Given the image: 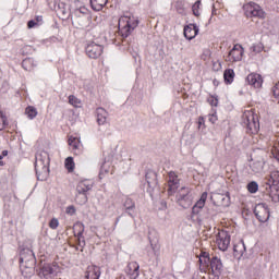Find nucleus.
Segmentation results:
<instances>
[{
	"mask_svg": "<svg viewBox=\"0 0 279 279\" xmlns=\"http://www.w3.org/2000/svg\"><path fill=\"white\" fill-rule=\"evenodd\" d=\"M51 159L49 158V153L41 150L35 156V171L37 180L45 182L49 178V165Z\"/></svg>",
	"mask_w": 279,
	"mask_h": 279,
	"instance_id": "f257e3e1",
	"label": "nucleus"
},
{
	"mask_svg": "<svg viewBox=\"0 0 279 279\" xmlns=\"http://www.w3.org/2000/svg\"><path fill=\"white\" fill-rule=\"evenodd\" d=\"M119 32L122 38H128L138 27V17L134 15H123L119 19Z\"/></svg>",
	"mask_w": 279,
	"mask_h": 279,
	"instance_id": "f03ea898",
	"label": "nucleus"
},
{
	"mask_svg": "<svg viewBox=\"0 0 279 279\" xmlns=\"http://www.w3.org/2000/svg\"><path fill=\"white\" fill-rule=\"evenodd\" d=\"M243 126L246 128L248 134H258L260 123H258V116L252 111H246L243 114Z\"/></svg>",
	"mask_w": 279,
	"mask_h": 279,
	"instance_id": "7ed1b4c3",
	"label": "nucleus"
},
{
	"mask_svg": "<svg viewBox=\"0 0 279 279\" xmlns=\"http://www.w3.org/2000/svg\"><path fill=\"white\" fill-rule=\"evenodd\" d=\"M174 202L181 206V208H191V206H193L191 189L186 186L181 187L175 194Z\"/></svg>",
	"mask_w": 279,
	"mask_h": 279,
	"instance_id": "20e7f679",
	"label": "nucleus"
},
{
	"mask_svg": "<svg viewBox=\"0 0 279 279\" xmlns=\"http://www.w3.org/2000/svg\"><path fill=\"white\" fill-rule=\"evenodd\" d=\"M90 189H93V182H90L89 180L78 182L76 186V202L78 204L84 205L86 204V202H88V196L86 195V193H88Z\"/></svg>",
	"mask_w": 279,
	"mask_h": 279,
	"instance_id": "39448f33",
	"label": "nucleus"
},
{
	"mask_svg": "<svg viewBox=\"0 0 279 279\" xmlns=\"http://www.w3.org/2000/svg\"><path fill=\"white\" fill-rule=\"evenodd\" d=\"M245 14L248 19H265L266 13L255 2H250L245 5Z\"/></svg>",
	"mask_w": 279,
	"mask_h": 279,
	"instance_id": "423d86ee",
	"label": "nucleus"
},
{
	"mask_svg": "<svg viewBox=\"0 0 279 279\" xmlns=\"http://www.w3.org/2000/svg\"><path fill=\"white\" fill-rule=\"evenodd\" d=\"M168 184V195L169 197H173L175 193H178V189H180V178L173 171L168 173L167 177Z\"/></svg>",
	"mask_w": 279,
	"mask_h": 279,
	"instance_id": "0eeeda50",
	"label": "nucleus"
},
{
	"mask_svg": "<svg viewBox=\"0 0 279 279\" xmlns=\"http://www.w3.org/2000/svg\"><path fill=\"white\" fill-rule=\"evenodd\" d=\"M254 215L260 223H266L269 221V207L265 203H259L254 208Z\"/></svg>",
	"mask_w": 279,
	"mask_h": 279,
	"instance_id": "6e6552de",
	"label": "nucleus"
},
{
	"mask_svg": "<svg viewBox=\"0 0 279 279\" xmlns=\"http://www.w3.org/2000/svg\"><path fill=\"white\" fill-rule=\"evenodd\" d=\"M243 53H245L243 46L236 44L229 51L226 60L227 62H241V60H243Z\"/></svg>",
	"mask_w": 279,
	"mask_h": 279,
	"instance_id": "1a4fd4ad",
	"label": "nucleus"
},
{
	"mask_svg": "<svg viewBox=\"0 0 279 279\" xmlns=\"http://www.w3.org/2000/svg\"><path fill=\"white\" fill-rule=\"evenodd\" d=\"M85 52L88 56V58H92L93 60H97V58H99L104 53V46L92 41L87 44L85 48Z\"/></svg>",
	"mask_w": 279,
	"mask_h": 279,
	"instance_id": "9d476101",
	"label": "nucleus"
},
{
	"mask_svg": "<svg viewBox=\"0 0 279 279\" xmlns=\"http://www.w3.org/2000/svg\"><path fill=\"white\" fill-rule=\"evenodd\" d=\"M216 243L218 245V250L221 252L228 251V247H230V234L226 231H221L218 233Z\"/></svg>",
	"mask_w": 279,
	"mask_h": 279,
	"instance_id": "9b49d317",
	"label": "nucleus"
},
{
	"mask_svg": "<svg viewBox=\"0 0 279 279\" xmlns=\"http://www.w3.org/2000/svg\"><path fill=\"white\" fill-rule=\"evenodd\" d=\"M84 230H85L84 223L76 222L74 225V236L77 238L80 247L86 246V240L84 239Z\"/></svg>",
	"mask_w": 279,
	"mask_h": 279,
	"instance_id": "f8f14e48",
	"label": "nucleus"
},
{
	"mask_svg": "<svg viewBox=\"0 0 279 279\" xmlns=\"http://www.w3.org/2000/svg\"><path fill=\"white\" fill-rule=\"evenodd\" d=\"M246 82L253 88H260L263 86V76L257 73H251L246 76Z\"/></svg>",
	"mask_w": 279,
	"mask_h": 279,
	"instance_id": "ddd939ff",
	"label": "nucleus"
},
{
	"mask_svg": "<svg viewBox=\"0 0 279 279\" xmlns=\"http://www.w3.org/2000/svg\"><path fill=\"white\" fill-rule=\"evenodd\" d=\"M208 265L215 276H219V274H221V269H223V264L221 263V259H219V257L217 256H214L209 260Z\"/></svg>",
	"mask_w": 279,
	"mask_h": 279,
	"instance_id": "4468645a",
	"label": "nucleus"
},
{
	"mask_svg": "<svg viewBox=\"0 0 279 279\" xmlns=\"http://www.w3.org/2000/svg\"><path fill=\"white\" fill-rule=\"evenodd\" d=\"M68 143L75 156H80V154H82V142L80 138L70 136Z\"/></svg>",
	"mask_w": 279,
	"mask_h": 279,
	"instance_id": "2eb2a0df",
	"label": "nucleus"
},
{
	"mask_svg": "<svg viewBox=\"0 0 279 279\" xmlns=\"http://www.w3.org/2000/svg\"><path fill=\"white\" fill-rule=\"evenodd\" d=\"M208 199V192H204L201 195V198L195 203V205L192 208L193 215H199V211L204 206H206V201Z\"/></svg>",
	"mask_w": 279,
	"mask_h": 279,
	"instance_id": "dca6fc26",
	"label": "nucleus"
},
{
	"mask_svg": "<svg viewBox=\"0 0 279 279\" xmlns=\"http://www.w3.org/2000/svg\"><path fill=\"white\" fill-rule=\"evenodd\" d=\"M199 34V28L195 24H190L184 27V36L187 40H193Z\"/></svg>",
	"mask_w": 279,
	"mask_h": 279,
	"instance_id": "f3484780",
	"label": "nucleus"
},
{
	"mask_svg": "<svg viewBox=\"0 0 279 279\" xmlns=\"http://www.w3.org/2000/svg\"><path fill=\"white\" fill-rule=\"evenodd\" d=\"M101 277V270L97 266H88L85 272V279H99Z\"/></svg>",
	"mask_w": 279,
	"mask_h": 279,
	"instance_id": "a211bd4d",
	"label": "nucleus"
},
{
	"mask_svg": "<svg viewBox=\"0 0 279 279\" xmlns=\"http://www.w3.org/2000/svg\"><path fill=\"white\" fill-rule=\"evenodd\" d=\"M138 269H141V266L136 262H132L128 265L126 274H129L130 279H136L140 276Z\"/></svg>",
	"mask_w": 279,
	"mask_h": 279,
	"instance_id": "6ab92c4d",
	"label": "nucleus"
},
{
	"mask_svg": "<svg viewBox=\"0 0 279 279\" xmlns=\"http://www.w3.org/2000/svg\"><path fill=\"white\" fill-rule=\"evenodd\" d=\"M157 178H158V175L154 171H148L146 173V182H147L148 189H150L151 191H154V189L156 186H158V179Z\"/></svg>",
	"mask_w": 279,
	"mask_h": 279,
	"instance_id": "aec40b11",
	"label": "nucleus"
},
{
	"mask_svg": "<svg viewBox=\"0 0 279 279\" xmlns=\"http://www.w3.org/2000/svg\"><path fill=\"white\" fill-rule=\"evenodd\" d=\"M97 123L98 125H106L108 123V111L104 108H98L96 110Z\"/></svg>",
	"mask_w": 279,
	"mask_h": 279,
	"instance_id": "412c9836",
	"label": "nucleus"
},
{
	"mask_svg": "<svg viewBox=\"0 0 279 279\" xmlns=\"http://www.w3.org/2000/svg\"><path fill=\"white\" fill-rule=\"evenodd\" d=\"M20 263L22 267H26V269H34V267H36V258L34 257V254H31L28 259L21 257Z\"/></svg>",
	"mask_w": 279,
	"mask_h": 279,
	"instance_id": "4be33fe9",
	"label": "nucleus"
},
{
	"mask_svg": "<svg viewBox=\"0 0 279 279\" xmlns=\"http://www.w3.org/2000/svg\"><path fill=\"white\" fill-rule=\"evenodd\" d=\"M199 263H201V271H206V269H208L209 267V263H210V254H208L207 252H203L199 256Z\"/></svg>",
	"mask_w": 279,
	"mask_h": 279,
	"instance_id": "5701e85b",
	"label": "nucleus"
},
{
	"mask_svg": "<svg viewBox=\"0 0 279 279\" xmlns=\"http://www.w3.org/2000/svg\"><path fill=\"white\" fill-rule=\"evenodd\" d=\"M128 215L130 217H132V219H134V214L132 213V210H134V208H136V203H134V201H132V198H126L124 201V204H123Z\"/></svg>",
	"mask_w": 279,
	"mask_h": 279,
	"instance_id": "b1692460",
	"label": "nucleus"
},
{
	"mask_svg": "<svg viewBox=\"0 0 279 279\" xmlns=\"http://www.w3.org/2000/svg\"><path fill=\"white\" fill-rule=\"evenodd\" d=\"M36 66V61L34 58H26L22 61V69L24 71H34V68Z\"/></svg>",
	"mask_w": 279,
	"mask_h": 279,
	"instance_id": "393cba45",
	"label": "nucleus"
},
{
	"mask_svg": "<svg viewBox=\"0 0 279 279\" xmlns=\"http://www.w3.org/2000/svg\"><path fill=\"white\" fill-rule=\"evenodd\" d=\"M233 254L234 256H243V254H245V242L239 241L236 244H234Z\"/></svg>",
	"mask_w": 279,
	"mask_h": 279,
	"instance_id": "a878e982",
	"label": "nucleus"
},
{
	"mask_svg": "<svg viewBox=\"0 0 279 279\" xmlns=\"http://www.w3.org/2000/svg\"><path fill=\"white\" fill-rule=\"evenodd\" d=\"M108 3V0H90V5L96 12L104 10V7Z\"/></svg>",
	"mask_w": 279,
	"mask_h": 279,
	"instance_id": "bb28decb",
	"label": "nucleus"
},
{
	"mask_svg": "<svg viewBox=\"0 0 279 279\" xmlns=\"http://www.w3.org/2000/svg\"><path fill=\"white\" fill-rule=\"evenodd\" d=\"M252 167V171H254V173H260V171H263V169H265V159H259L255 162H253Z\"/></svg>",
	"mask_w": 279,
	"mask_h": 279,
	"instance_id": "cd10ccee",
	"label": "nucleus"
},
{
	"mask_svg": "<svg viewBox=\"0 0 279 279\" xmlns=\"http://www.w3.org/2000/svg\"><path fill=\"white\" fill-rule=\"evenodd\" d=\"M269 197L271 198V201L275 204L279 202V187H278V185H271L270 186Z\"/></svg>",
	"mask_w": 279,
	"mask_h": 279,
	"instance_id": "c85d7f7f",
	"label": "nucleus"
},
{
	"mask_svg": "<svg viewBox=\"0 0 279 279\" xmlns=\"http://www.w3.org/2000/svg\"><path fill=\"white\" fill-rule=\"evenodd\" d=\"M40 274L41 276H44V278H47V276L56 274V270L53 269V266H51L50 264H46L43 266Z\"/></svg>",
	"mask_w": 279,
	"mask_h": 279,
	"instance_id": "c756f323",
	"label": "nucleus"
},
{
	"mask_svg": "<svg viewBox=\"0 0 279 279\" xmlns=\"http://www.w3.org/2000/svg\"><path fill=\"white\" fill-rule=\"evenodd\" d=\"M226 84H232L234 82V70L227 69L223 73Z\"/></svg>",
	"mask_w": 279,
	"mask_h": 279,
	"instance_id": "7c9ffc66",
	"label": "nucleus"
},
{
	"mask_svg": "<svg viewBox=\"0 0 279 279\" xmlns=\"http://www.w3.org/2000/svg\"><path fill=\"white\" fill-rule=\"evenodd\" d=\"M25 114H27L28 119H36L38 117V110H36V107H27L25 110Z\"/></svg>",
	"mask_w": 279,
	"mask_h": 279,
	"instance_id": "2f4dec72",
	"label": "nucleus"
},
{
	"mask_svg": "<svg viewBox=\"0 0 279 279\" xmlns=\"http://www.w3.org/2000/svg\"><path fill=\"white\" fill-rule=\"evenodd\" d=\"M268 181L270 182V184H272V186H278L279 184V171H272L269 175Z\"/></svg>",
	"mask_w": 279,
	"mask_h": 279,
	"instance_id": "473e14b6",
	"label": "nucleus"
},
{
	"mask_svg": "<svg viewBox=\"0 0 279 279\" xmlns=\"http://www.w3.org/2000/svg\"><path fill=\"white\" fill-rule=\"evenodd\" d=\"M248 193H258V183L256 181H252L246 185Z\"/></svg>",
	"mask_w": 279,
	"mask_h": 279,
	"instance_id": "72a5a7b5",
	"label": "nucleus"
},
{
	"mask_svg": "<svg viewBox=\"0 0 279 279\" xmlns=\"http://www.w3.org/2000/svg\"><path fill=\"white\" fill-rule=\"evenodd\" d=\"M69 104H71V106H74V108H80L82 100H80L77 97L71 95V96H69Z\"/></svg>",
	"mask_w": 279,
	"mask_h": 279,
	"instance_id": "f704fd0d",
	"label": "nucleus"
},
{
	"mask_svg": "<svg viewBox=\"0 0 279 279\" xmlns=\"http://www.w3.org/2000/svg\"><path fill=\"white\" fill-rule=\"evenodd\" d=\"M65 169H68V171H73L75 169V162L73 161V157H68L65 159Z\"/></svg>",
	"mask_w": 279,
	"mask_h": 279,
	"instance_id": "c9c22d12",
	"label": "nucleus"
},
{
	"mask_svg": "<svg viewBox=\"0 0 279 279\" xmlns=\"http://www.w3.org/2000/svg\"><path fill=\"white\" fill-rule=\"evenodd\" d=\"M263 49H265V47L262 43L253 44V46L251 47L252 53H260Z\"/></svg>",
	"mask_w": 279,
	"mask_h": 279,
	"instance_id": "e433bc0d",
	"label": "nucleus"
},
{
	"mask_svg": "<svg viewBox=\"0 0 279 279\" xmlns=\"http://www.w3.org/2000/svg\"><path fill=\"white\" fill-rule=\"evenodd\" d=\"M8 128V118L0 111V131Z\"/></svg>",
	"mask_w": 279,
	"mask_h": 279,
	"instance_id": "4c0bfd02",
	"label": "nucleus"
},
{
	"mask_svg": "<svg viewBox=\"0 0 279 279\" xmlns=\"http://www.w3.org/2000/svg\"><path fill=\"white\" fill-rule=\"evenodd\" d=\"M58 226H60V221L58 220V218H52L49 221V228H51V230H58Z\"/></svg>",
	"mask_w": 279,
	"mask_h": 279,
	"instance_id": "58836bf2",
	"label": "nucleus"
},
{
	"mask_svg": "<svg viewBox=\"0 0 279 279\" xmlns=\"http://www.w3.org/2000/svg\"><path fill=\"white\" fill-rule=\"evenodd\" d=\"M272 95L275 97V99L278 101L279 104V83H277L274 87H272Z\"/></svg>",
	"mask_w": 279,
	"mask_h": 279,
	"instance_id": "ea45409f",
	"label": "nucleus"
},
{
	"mask_svg": "<svg viewBox=\"0 0 279 279\" xmlns=\"http://www.w3.org/2000/svg\"><path fill=\"white\" fill-rule=\"evenodd\" d=\"M201 4H202V1L198 0L193 5V14H194V16H199V11L197 10V8H199Z\"/></svg>",
	"mask_w": 279,
	"mask_h": 279,
	"instance_id": "a19ab883",
	"label": "nucleus"
},
{
	"mask_svg": "<svg viewBox=\"0 0 279 279\" xmlns=\"http://www.w3.org/2000/svg\"><path fill=\"white\" fill-rule=\"evenodd\" d=\"M36 26H38V22H36V20L28 21V23H27L28 29H32V28H34Z\"/></svg>",
	"mask_w": 279,
	"mask_h": 279,
	"instance_id": "79ce46f5",
	"label": "nucleus"
},
{
	"mask_svg": "<svg viewBox=\"0 0 279 279\" xmlns=\"http://www.w3.org/2000/svg\"><path fill=\"white\" fill-rule=\"evenodd\" d=\"M66 215H75V207L74 206H68L65 209Z\"/></svg>",
	"mask_w": 279,
	"mask_h": 279,
	"instance_id": "37998d69",
	"label": "nucleus"
},
{
	"mask_svg": "<svg viewBox=\"0 0 279 279\" xmlns=\"http://www.w3.org/2000/svg\"><path fill=\"white\" fill-rule=\"evenodd\" d=\"M197 123H198V130H202V128H204L206 123V121L204 120V117H199Z\"/></svg>",
	"mask_w": 279,
	"mask_h": 279,
	"instance_id": "c03bdc74",
	"label": "nucleus"
},
{
	"mask_svg": "<svg viewBox=\"0 0 279 279\" xmlns=\"http://www.w3.org/2000/svg\"><path fill=\"white\" fill-rule=\"evenodd\" d=\"M209 121L210 123H217V116L216 114L209 116Z\"/></svg>",
	"mask_w": 279,
	"mask_h": 279,
	"instance_id": "a18cd8bd",
	"label": "nucleus"
},
{
	"mask_svg": "<svg viewBox=\"0 0 279 279\" xmlns=\"http://www.w3.org/2000/svg\"><path fill=\"white\" fill-rule=\"evenodd\" d=\"M41 21H43V16H40V15H38L37 17H36V23H41Z\"/></svg>",
	"mask_w": 279,
	"mask_h": 279,
	"instance_id": "49530a36",
	"label": "nucleus"
},
{
	"mask_svg": "<svg viewBox=\"0 0 279 279\" xmlns=\"http://www.w3.org/2000/svg\"><path fill=\"white\" fill-rule=\"evenodd\" d=\"M4 156H8V150H3L1 157L4 158Z\"/></svg>",
	"mask_w": 279,
	"mask_h": 279,
	"instance_id": "de8ad7c7",
	"label": "nucleus"
},
{
	"mask_svg": "<svg viewBox=\"0 0 279 279\" xmlns=\"http://www.w3.org/2000/svg\"><path fill=\"white\" fill-rule=\"evenodd\" d=\"M218 197H219V199H221L222 202L226 199V197H223V195H221V194H218Z\"/></svg>",
	"mask_w": 279,
	"mask_h": 279,
	"instance_id": "09e8293b",
	"label": "nucleus"
},
{
	"mask_svg": "<svg viewBox=\"0 0 279 279\" xmlns=\"http://www.w3.org/2000/svg\"><path fill=\"white\" fill-rule=\"evenodd\" d=\"M119 221H121V216H119V217L116 219V226H117V223H119Z\"/></svg>",
	"mask_w": 279,
	"mask_h": 279,
	"instance_id": "8fccbe9b",
	"label": "nucleus"
},
{
	"mask_svg": "<svg viewBox=\"0 0 279 279\" xmlns=\"http://www.w3.org/2000/svg\"><path fill=\"white\" fill-rule=\"evenodd\" d=\"M211 106H217V99L211 101Z\"/></svg>",
	"mask_w": 279,
	"mask_h": 279,
	"instance_id": "3c124183",
	"label": "nucleus"
},
{
	"mask_svg": "<svg viewBox=\"0 0 279 279\" xmlns=\"http://www.w3.org/2000/svg\"><path fill=\"white\" fill-rule=\"evenodd\" d=\"M276 158H277V160L279 161V150H278V153L276 154Z\"/></svg>",
	"mask_w": 279,
	"mask_h": 279,
	"instance_id": "603ef678",
	"label": "nucleus"
},
{
	"mask_svg": "<svg viewBox=\"0 0 279 279\" xmlns=\"http://www.w3.org/2000/svg\"><path fill=\"white\" fill-rule=\"evenodd\" d=\"M0 167H3V161H0Z\"/></svg>",
	"mask_w": 279,
	"mask_h": 279,
	"instance_id": "864d4df0",
	"label": "nucleus"
},
{
	"mask_svg": "<svg viewBox=\"0 0 279 279\" xmlns=\"http://www.w3.org/2000/svg\"><path fill=\"white\" fill-rule=\"evenodd\" d=\"M215 12H216V10L214 9V10H213V14H216Z\"/></svg>",
	"mask_w": 279,
	"mask_h": 279,
	"instance_id": "5fc2aeb1",
	"label": "nucleus"
},
{
	"mask_svg": "<svg viewBox=\"0 0 279 279\" xmlns=\"http://www.w3.org/2000/svg\"><path fill=\"white\" fill-rule=\"evenodd\" d=\"M0 160H3V157L0 155Z\"/></svg>",
	"mask_w": 279,
	"mask_h": 279,
	"instance_id": "6e6d98bb",
	"label": "nucleus"
}]
</instances>
